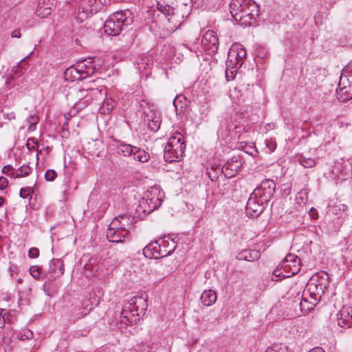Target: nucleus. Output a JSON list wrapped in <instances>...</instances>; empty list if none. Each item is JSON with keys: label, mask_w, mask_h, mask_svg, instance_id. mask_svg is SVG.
<instances>
[{"label": "nucleus", "mask_w": 352, "mask_h": 352, "mask_svg": "<svg viewBox=\"0 0 352 352\" xmlns=\"http://www.w3.org/2000/svg\"><path fill=\"white\" fill-rule=\"evenodd\" d=\"M102 95V89L89 87L83 89L74 88L67 95L68 98L75 101L69 110V115L74 116L79 111L90 104L94 100H99Z\"/></svg>", "instance_id": "nucleus-1"}, {"label": "nucleus", "mask_w": 352, "mask_h": 352, "mask_svg": "<svg viewBox=\"0 0 352 352\" xmlns=\"http://www.w3.org/2000/svg\"><path fill=\"white\" fill-rule=\"evenodd\" d=\"M309 352H325V351L320 347H316V348L313 349L312 350H311Z\"/></svg>", "instance_id": "nucleus-51"}, {"label": "nucleus", "mask_w": 352, "mask_h": 352, "mask_svg": "<svg viewBox=\"0 0 352 352\" xmlns=\"http://www.w3.org/2000/svg\"><path fill=\"white\" fill-rule=\"evenodd\" d=\"M219 38L214 31L208 30L202 36L201 46L208 54L213 55L219 49Z\"/></svg>", "instance_id": "nucleus-10"}, {"label": "nucleus", "mask_w": 352, "mask_h": 352, "mask_svg": "<svg viewBox=\"0 0 352 352\" xmlns=\"http://www.w3.org/2000/svg\"><path fill=\"white\" fill-rule=\"evenodd\" d=\"M350 72H351V75H352V69H351Z\"/></svg>", "instance_id": "nucleus-60"}, {"label": "nucleus", "mask_w": 352, "mask_h": 352, "mask_svg": "<svg viewBox=\"0 0 352 352\" xmlns=\"http://www.w3.org/2000/svg\"><path fill=\"white\" fill-rule=\"evenodd\" d=\"M155 191H146L144 193L136 208L138 214H149L161 206L162 199L157 196Z\"/></svg>", "instance_id": "nucleus-7"}, {"label": "nucleus", "mask_w": 352, "mask_h": 352, "mask_svg": "<svg viewBox=\"0 0 352 352\" xmlns=\"http://www.w3.org/2000/svg\"><path fill=\"white\" fill-rule=\"evenodd\" d=\"M54 3L53 0H38L36 8V14L40 18H45L51 14Z\"/></svg>", "instance_id": "nucleus-20"}, {"label": "nucleus", "mask_w": 352, "mask_h": 352, "mask_svg": "<svg viewBox=\"0 0 352 352\" xmlns=\"http://www.w3.org/2000/svg\"><path fill=\"white\" fill-rule=\"evenodd\" d=\"M296 160L303 167L307 168H313L316 166V161L314 158L307 157L302 154H298L296 156Z\"/></svg>", "instance_id": "nucleus-30"}, {"label": "nucleus", "mask_w": 352, "mask_h": 352, "mask_svg": "<svg viewBox=\"0 0 352 352\" xmlns=\"http://www.w3.org/2000/svg\"><path fill=\"white\" fill-rule=\"evenodd\" d=\"M338 86L344 94L352 95V75L350 71L341 75Z\"/></svg>", "instance_id": "nucleus-23"}, {"label": "nucleus", "mask_w": 352, "mask_h": 352, "mask_svg": "<svg viewBox=\"0 0 352 352\" xmlns=\"http://www.w3.org/2000/svg\"><path fill=\"white\" fill-rule=\"evenodd\" d=\"M251 0H232L230 3V12L236 21H241V15Z\"/></svg>", "instance_id": "nucleus-14"}, {"label": "nucleus", "mask_w": 352, "mask_h": 352, "mask_svg": "<svg viewBox=\"0 0 352 352\" xmlns=\"http://www.w3.org/2000/svg\"><path fill=\"white\" fill-rule=\"evenodd\" d=\"M32 337H33L32 332L29 329H26L23 332H21L20 333L19 339L21 340H27L32 339Z\"/></svg>", "instance_id": "nucleus-42"}, {"label": "nucleus", "mask_w": 352, "mask_h": 352, "mask_svg": "<svg viewBox=\"0 0 352 352\" xmlns=\"http://www.w3.org/2000/svg\"><path fill=\"white\" fill-rule=\"evenodd\" d=\"M159 252L160 258L169 256L174 252L176 248V243L173 240L168 241L165 239H160Z\"/></svg>", "instance_id": "nucleus-22"}, {"label": "nucleus", "mask_w": 352, "mask_h": 352, "mask_svg": "<svg viewBox=\"0 0 352 352\" xmlns=\"http://www.w3.org/2000/svg\"><path fill=\"white\" fill-rule=\"evenodd\" d=\"M32 191V189L30 187L21 188L19 192V196L23 199H25L30 195Z\"/></svg>", "instance_id": "nucleus-44"}, {"label": "nucleus", "mask_w": 352, "mask_h": 352, "mask_svg": "<svg viewBox=\"0 0 352 352\" xmlns=\"http://www.w3.org/2000/svg\"><path fill=\"white\" fill-rule=\"evenodd\" d=\"M275 189L276 184L273 180L265 179L254 189L252 195L267 204L272 199Z\"/></svg>", "instance_id": "nucleus-8"}, {"label": "nucleus", "mask_w": 352, "mask_h": 352, "mask_svg": "<svg viewBox=\"0 0 352 352\" xmlns=\"http://www.w3.org/2000/svg\"><path fill=\"white\" fill-rule=\"evenodd\" d=\"M143 64H144V63L142 62V65H143ZM138 69H141V63H138Z\"/></svg>", "instance_id": "nucleus-59"}, {"label": "nucleus", "mask_w": 352, "mask_h": 352, "mask_svg": "<svg viewBox=\"0 0 352 352\" xmlns=\"http://www.w3.org/2000/svg\"><path fill=\"white\" fill-rule=\"evenodd\" d=\"M5 325V320L4 318L2 319V320L0 321V330H2L4 328Z\"/></svg>", "instance_id": "nucleus-53"}, {"label": "nucleus", "mask_w": 352, "mask_h": 352, "mask_svg": "<svg viewBox=\"0 0 352 352\" xmlns=\"http://www.w3.org/2000/svg\"><path fill=\"white\" fill-rule=\"evenodd\" d=\"M3 202H4V199L2 197H0V206H2Z\"/></svg>", "instance_id": "nucleus-57"}, {"label": "nucleus", "mask_w": 352, "mask_h": 352, "mask_svg": "<svg viewBox=\"0 0 352 352\" xmlns=\"http://www.w3.org/2000/svg\"><path fill=\"white\" fill-rule=\"evenodd\" d=\"M101 6L99 0H80L75 11V18L82 23L90 16L98 12Z\"/></svg>", "instance_id": "nucleus-6"}, {"label": "nucleus", "mask_w": 352, "mask_h": 352, "mask_svg": "<svg viewBox=\"0 0 352 352\" xmlns=\"http://www.w3.org/2000/svg\"><path fill=\"white\" fill-rule=\"evenodd\" d=\"M41 268L38 266L33 265L30 268V274L34 278L38 280L41 276Z\"/></svg>", "instance_id": "nucleus-39"}, {"label": "nucleus", "mask_w": 352, "mask_h": 352, "mask_svg": "<svg viewBox=\"0 0 352 352\" xmlns=\"http://www.w3.org/2000/svg\"><path fill=\"white\" fill-rule=\"evenodd\" d=\"M156 8L161 13L164 14L166 17L173 16L174 14V8L169 5H164L157 3Z\"/></svg>", "instance_id": "nucleus-34"}, {"label": "nucleus", "mask_w": 352, "mask_h": 352, "mask_svg": "<svg viewBox=\"0 0 352 352\" xmlns=\"http://www.w3.org/2000/svg\"><path fill=\"white\" fill-rule=\"evenodd\" d=\"M138 111L141 113L143 122L151 131L156 132L161 124V119L157 111H155L149 103L142 100L140 102Z\"/></svg>", "instance_id": "nucleus-5"}, {"label": "nucleus", "mask_w": 352, "mask_h": 352, "mask_svg": "<svg viewBox=\"0 0 352 352\" xmlns=\"http://www.w3.org/2000/svg\"><path fill=\"white\" fill-rule=\"evenodd\" d=\"M57 176L56 172L53 169H48L45 173V179L48 182H53Z\"/></svg>", "instance_id": "nucleus-40"}, {"label": "nucleus", "mask_w": 352, "mask_h": 352, "mask_svg": "<svg viewBox=\"0 0 352 352\" xmlns=\"http://www.w3.org/2000/svg\"><path fill=\"white\" fill-rule=\"evenodd\" d=\"M135 146L126 144L122 141H118L116 145V151L119 155L123 157H129L132 155Z\"/></svg>", "instance_id": "nucleus-26"}, {"label": "nucleus", "mask_w": 352, "mask_h": 352, "mask_svg": "<svg viewBox=\"0 0 352 352\" xmlns=\"http://www.w3.org/2000/svg\"><path fill=\"white\" fill-rule=\"evenodd\" d=\"M230 128L228 120H222L220 126L217 131V135L222 138L228 137L229 135Z\"/></svg>", "instance_id": "nucleus-33"}, {"label": "nucleus", "mask_w": 352, "mask_h": 352, "mask_svg": "<svg viewBox=\"0 0 352 352\" xmlns=\"http://www.w3.org/2000/svg\"><path fill=\"white\" fill-rule=\"evenodd\" d=\"M17 283H18L19 284H21V283H23V280H22L21 278H19V279L17 280Z\"/></svg>", "instance_id": "nucleus-58"}, {"label": "nucleus", "mask_w": 352, "mask_h": 352, "mask_svg": "<svg viewBox=\"0 0 352 352\" xmlns=\"http://www.w3.org/2000/svg\"><path fill=\"white\" fill-rule=\"evenodd\" d=\"M30 258H36L39 256V250L37 248H31L28 251Z\"/></svg>", "instance_id": "nucleus-45"}, {"label": "nucleus", "mask_w": 352, "mask_h": 352, "mask_svg": "<svg viewBox=\"0 0 352 352\" xmlns=\"http://www.w3.org/2000/svg\"><path fill=\"white\" fill-rule=\"evenodd\" d=\"M324 288L325 286L323 284L312 281L307 284L304 292L308 294L309 296L315 298L313 300L314 303H318L324 293Z\"/></svg>", "instance_id": "nucleus-17"}, {"label": "nucleus", "mask_w": 352, "mask_h": 352, "mask_svg": "<svg viewBox=\"0 0 352 352\" xmlns=\"http://www.w3.org/2000/svg\"><path fill=\"white\" fill-rule=\"evenodd\" d=\"M201 300L204 305L210 306L217 300V294L212 289L205 290L201 296Z\"/></svg>", "instance_id": "nucleus-28"}, {"label": "nucleus", "mask_w": 352, "mask_h": 352, "mask_svg": "<svg viewBox=\"0 0 352 352\" xmlns=\"http://www.w3.org/2000/svg\"><path fill=\"white\" fill-rule=\"evenodd\" d=\"M36 144V140L34 138H29L26 142V147L29 151L34 150L35 145Z\"/></svg>", "instance_id": "nucleus-46"}, {"label": "nucleus", "mask_w": 352, "mask_h": 352, "mask_svg": "<svg viewBox=\"0 0 352 352\" xmlns=\"http://www.w3.org/2000/svg\"><path fill=\"white\" fill-rule=\"evenodd\" d=\"M32 167H30L28 165L24 164L16 170L15 173V177H25L30 175L32 173Z\"/></svg>", "instance_id": "nucleus-35"}, {"label": "nucleus", "mask_w": 352, "mask_h": 352, "mask_svg": "<svg viewBox=\"0 0 352 352\" xmlns=\"http://www.w3.org/2000/svg\"><path fill=\"white\" fill-rule=\"evenodd\" d=\"M12 37L13 38H20L21 36V32L19 30H14L12 31L11 34Z\"/></svg>", "instance_id": "nucleus-50"}, {"label": "nucleus", "mask_w": 352, "mask_h": 352, "mask_svg": "<svg viewBox=\"0 0 352 352\" xmlns=\"http://www.w3.org/2000/svg\"><path fill=\"white\" fill-rule=\"evenodd\" d=\"M129 233L122 229H117L114 226L109 224L107 230V239L111 243H123L128 238Z\"/></svg>", "instance_id": "nucleus-16"}, {"label": "nucleus", "mask_w": 352, "mask_h": 352, "mask_svg": "<svg viewBox=\"0 0 352 352\" xmlns=\"http://www.w3.org/2000/svg\"><path fill=\"white\" fill-rule=\"evenodd\" d=\"M113 100L111 98H107L101 104L100 111L102 113L108 114L113 109Z\"/></svg>", "instance_id": "nucleus-36"}, {"label": "nucleus", "mask_w": 352, "mask_h": 352, "mask_svg": "<svg viewBox=\"0 0 352 352\" xmlns=\"http://www.w3.org/2000/svg\"><path fill=\"white\" fill-rule=\"evenodd\" d=\"M309 215L314 219H317L318 218V212L314 208H311L310 209V210H309Z\"/></svg>", "instance_id": "nucleus-49"}, {"label": "nucleus", "mask_w": 352, "mask_h": 352, "mask_svg": "<svg viewBox=\"0 0 352 352\" xmlns=\"http://www.w3.org/2000/svg\"><path fill=\"white\" fill-rule=\"evenodd\" d=\"M12 79H13V78H12H12H10L9 76H8V77L6 78V84H7V85H10V84H11V80H12Z\"/></svg>", "instance_id": "nucleus-54"}, {"label": "nucleus", "mask_w": 352, "mask_h": 352, "mask_svg": "<svg viewBox=\"0 0 352 352\" xmlns=\"http://www.w3.org/2000/svg\"><path fill=\"white\" fill-rule=\"evenodd\" d=\"M133 21V14L131 10L125 9L117 11L105 21L103 27L104 32L109 36H117L124 27L131 25Z\"/></svg>", "instance_id": "nucleus-3"}, {"label": "nucleus", "mask_w": 352, "mask_h": 352, "mask_svg": "<svg viewBox=\"0 0 352 352\" xmlns=\"http://www.w3.org/2000/svg\"><path fill=\"white\" fill-rule=\"evenodd\" d=\"M111 226L122 229L129 233L133 226V219L127 214L118 215L111 222Z\"/></svg>", "instance_id": "nucleus-19"}, {"label": "nucleus", "mask_w": 352, "mask_h": 352, "mask_svg": "<svg viewBox=\"0 0 352 352\" xmlns=\"http://www.w3.org/2000/svg\"><path fill=\"white\" fill-rule=\"evenodd\" d=\"M83 64H78L67 68L64 72V78L68 81H76L85 79L89 76V70H84Z\"/></svg>", "instance_id": "nucleus-11"}, {"label": "nucleus", "mask_w": 352, "mask_h": 352, "mask_svg": "<svg viewBox=\"0 0 352 352\" xmlns=\"http://www.w3.org/2000/svg\"><path fill=\"white\" fill-rule=\"evenodd\" d=\"M186 144L184 136L179 132H175L169 138L164 151V158L165 161L172 162L179 160L184 153Z\"/></svg>", "instance_id": "nucleus-4"}, {"label": "nucleus", "mask_w": 352, "mask_h": 352, "mask_svg": "<svg viewBox=\"0 0 352 352\" xmlns=\"http://www.w3.org/2000/svg\"><path fill=\"white\" fill-rule=\"evenodd\" d=\"M315 298L309 296L308 294L303 292V294L301 296V300L298 303L300 308L302 311H307L313 309L318 303H314L313 300Z\"/></svg>", "instance_id": "nucleus-25"}, {"label": "nucleus", "mask_w": 352, "mask_h": 352, "mask_svg": "<svg viewBox=\"0 0 352 352\" xmlns=\"http://www.w3.org/2000/svg\"><path fill=\"white\" fill-rule=\"evenodd\" d=\"M246 50L241 46L237 45L230 49L228 56L229 57L234 56L236 66L239 65V67H241L244 60L246 58Z\"/></svg>", "instance_id": "nucleus-24"}, {"label": "nucleus", "mask_w": 352, "mask_h": 352, "mask_svg": "<svg viewBox=\"0 0 352 352\" xmlns=\"http://www.w3.org/2000/svg\"><path fill=\"white\" fill-rule=\"evenodd\" d=\"M173 104L176 112L181 113L183 112V109L186 106V98L182 95L177 96L173 100Z\"/></svg>", "instance_id": "nucleus-32"}, {"label": "nucleus", "mask_w": 352, "mask_h": 352, "mask_svg": "<svg viewBox=\"0 0 352 352\" xmlns=\"http://www.w3.org/2000/svg\"><path fill=\"white\" fill-rule=\"evenodd\" d=\"M64 273V263L61 259L53 258L49 263V269L46 277L50 280H54L60 277Z\"/></svg>", "instance_id": "nucleus-13"}, {"label": "nucleus", "mask_w": 352, "mask_h": 352, "mask_svg": "<svg viewBox=\"0 0 352 352\" xmlns=\"http://www.w3.org/2000/svg\"><path fill=\"white\" fill-rule=\"evenodd\" d=\"M260 253L256 250H245L237 256L239 260H244L247 261H254L258 259Z\"/></svg>", "instance_id": "nucleus-27"}, {"label": "nucleus", "mask_w": 352, "mask_h": 352, "mask_svg": "<svg viewBox=\"0 0 352 352\" xmlns=\"http://www.w3.org/2000/svg\"><path fill=\"white\" fill-rule=\"evenodd\" d=\"M14 170V169L11 165L5 166L2 169V172L4 174L12 176V177H15V173Z\"/></svg>", "instance_id": "nucleus-43"}, {"label": "nucleus", "mask_w": 352, "mask_h": 352, "mask_svg": "<svg viewBox=\"0 0 352 352\" xmlns=\"http://www.w3.org/2000/svg\"><path fill=\"white\" fill-rule=\"evenodd\" d=\"M283 274H284V271L281 269V267L280 269H276L272 274V280L278 281L282 278H284L283 277Z\"/></svg>", "instance_id": "nucleus-41"}, {"label": "nucleus", "mask_w": 352, "mask_h": 352, "mask_svg": "<svg viewBox=\"0 0 352 352\" xmlns=\"http://www.w3.org/2000/svg\"><path fill=\"white\" fill-rule=\"evenodd\" d=\"M148 307L146 296H133L123 306L121 312L122 322H129L131 324H136L140 318L144 315Z\"/></svg>", "instance_id": "nucleus-2"}, {"label": "nucleus", "mask_w": 352, "mask_h": 352, "mask_svg": "<svg viewBox=\"0 0 352 352\" xmlns=\"http://www.w3.org/2000/svg\"><path fill=\"white\" fill-rule=\"evenodd\" d=\"M300 259L295 254H287L281 263V269L284 271L283 278H289L298 274L300 270Z\"/></svg>", "instance_id": "nucleus-9"}, {"label": "nucleus", "mask_w": 352, "mask_h": 352, "mask_svg": "<svg viewBox=\"0 0 352 352\" xmlns=\"http://www.w3.org/2000/svg\"><path fill=\"white\" fill-rule=\"evenodd\" d=\"M226 80H227L228 81H229V80H230L231 79H232V76H231V77H230V76H228V74L227 72H226Z\"/></svg>", "instance_id": "nucleus-56"}, {"label": "nucleus", "mask_w": 352, "mask_h": 352, "mask_svg": "<svg viewBox=\"0 0 352 352\" xmlns=\"http://www.w3.org/2000/svg\"><path fill=\"white\" fill-rule=\"evenodd\" d=\"M10 272H11V276H13L14 272L16 273V270H17L16 266L12 265V266H10Z\"/></svg>", "instance_id": "nucleus-52"}, {"label": "nucleus", "mask_w": 352, "mask_h": 352, "mask_svg": "<svg viewBox=\"0 0 352 352\" xmlns=\"http://www.w3.org/2000/svg\"><path fill=\"white\" fill-rule=\"evenodd\" d=\"M265 145L267 146V148H268L269 151L271 153V152H273L276 148V144L275 142L272 141V140H265Z\"/></svg>", "instance_id": "nucleus-47"}, {"label": "nucleus", "mask_w": 352, "mask_h": 352, "mask_svg": "<svg viewBox=\"0 0 352 352\" xmlns=\"http://www.w3.org/2000/svg\"><path fill=\"white\" fill-rule=\"evenodd\" d=\"M265 352H289L287 347L285 344H274L268 347Z\"/></svg>", "instance_id": "nucleus-37"}, {"label": "nucleus", "mask_w": 352, "mask_h": 352, "mask_svg": "<svg viewBox=\"0 0 352 352\" xmlns=\"http://www.w3.org/2000/svg\"><path fill=\"white\" fill-rule=\"evenodd\" d=\"M39 118L37 116L32 115L28 118V122L29 124L28 130V131H33L36 129V126L38 122Z\"/></svg>", "instance_id": "nucleus-38"}, {"label": "nucleus", "mask_w": 352, "mask_h": 352, "mask_svg": "<svg viewBox=\"0 0 352 352\" xmlns=\"http://www.w3.org/2000/svg\"><path fill=\"white\" fill-rule=\"evenodd\" d=\"M8 116H9V118H8L9 119H14L15 113L13 112H11Z\"/></svg>", "instance_id": "nucleus-55"}, {"label": "nucleus", "mask_w": 352, "mask_h": 352, "mask_svg": "<svg viewBox=\"0 0 352 352\" xmlns=\"http://www.w3.org/2000/svg\"><path fill=\"white\" fill-rule=\"evenodd\" d=\"M132 155L135 160L142 163L148 162L150 159V155L148 152L137 146L134 147Z\"/></svg>", "instance_id": "nucleus-29"}, {"label": "nucleus", "mask_w": 352, "mask_h": 352, "mask_svg": "<svg viewBox=\"0 0 352 352\" xmlns=\"http://www.w3.org/2000/svg\"><path fill=\"white\" fill-rule=\"evenodd\" d=\"M267 205L251 194L246 205L247 212L252 216L257 217L264 211Z\"/></svg>", "instance_id": "nucleus-15"}, {"label": "nucleus", "mask_w": 352, "mask_h": 352, "mask_svg": "<svg viewBox=\"0 0 352 352\" xmlns=\"http://www.w3.org/2000/svg\"><path fill=\"white\" fill-rule=\"evenodd\" d=\"M8 185V179L4 177H0V190H4Z\"/></svg>", "instance_id": "nucleus-48"}, {"label": "nucleus", "mask_w": 352, "mask_h": 352, "mask_svg": "<svg viewBox=\"0 0 352 352\" xmlns=\"http://www.w3.org/2000/svg\"><path fill=\"white\" fill-rule=\"evenodd\" d=\"M238 166L233 163L228 162L221 168V173L227 178H232L235 176Z\"/></svg>", "instance_id": "nucleus-31"}, {"label": "nucleus", "mask_w": 352, "mask_h": 352, "mask_svg": "<svg viewBox=\"0 0 352 352\" xmlns=\"http://www.w3.org/2000/svg\"><path fill=\"white\" fill-rule=\"evenodd\" d=\"M338 324L340 327H352V307L343 306L338 314Z\"/></svg>", "instance_id": "nucleus-18"}, {"label": "nucleus", "mask_w": 352, "mask_h": 352, "mask_svg": "<svg viewBox=\"0 0 352 352\" xmlns=\"http://www.w3.org/2000/svg\"><path fill=\"white\" fill-rule=\"evenodd\" d=\"M160 240L151 242L143 249V254L146 258L157 259L160 258L159 252Z\"/></svg>", "instance_id": "nucleus-21"}, {"label": "nucleus", "mask_w": 352, "mask_h": 352, "mask_svg": "<svg viewBox=\"0 0 352 352\" xmlns=\"http://www.w3.org/2000/svg\"><path fill=\"white\" fill-rule=\"evenodd\" d=\"M258 16V6L255 1L251 0V3H249L245 10H243L240 22L243 25H252Z\"/></svg>", "instance_id": "nucleus-12"}]
</instances>
